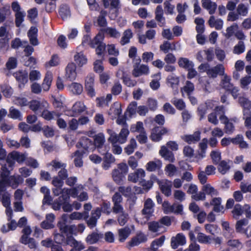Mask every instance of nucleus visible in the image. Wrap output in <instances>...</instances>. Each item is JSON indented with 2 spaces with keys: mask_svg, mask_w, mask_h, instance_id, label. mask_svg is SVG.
Instances as JSON below:
<instances>
[{
  "mask_svg": "<svg viewBox=\"0 0 251 251\" xmlns=\"http://www.w3.org/2000/svg\"><path fill=\"white\" fill-rule=\"evenodd\" d=\"M165 239V236L162 235L159 238L153 240L151 244V247L153 249H157L158 247L163 245Z\"/></svg>",
  "mask_w": 251,
  "mask_h": 251,
  "instance_id": "nucleus-53",
  "label": "nucleus"
},
{
  "mask_svg": "<svg viewBox=\"0 0 251 251\" xmlns=\"http://www.w3.org/2000/svg\"><path fill=\"white\" fill-rule=\"evenodd\" d=\"M25 13L22 12L16 13L15 14V25L17 27H20L24 21Z\"/></svg>",
  "mask_w": 251,
  "mask_h": 251,
  "instance_id": "nucleus-56",
  "label": "nucleus"
},
{
  "mask_svg": "<svg viewBox=\"0 0 251 251\" xmlns=\"http://www.w3.org/2000/svg\"><path fill=\"white\" fill-rule=\"evenodd\" d=\"M245 47L243 41H239L237 45L235 46L233 49V53L237 54H240L244 52Z\"/></svg>",
  "mask_w": 251,
  "mask_h": 251,
  "instance_id": "nucleus-57",
  "label": "nucleus"
},
{
  "mask_svg": "<svg viewBox=\"0 0 251 251\" xmlns=\"http://www.w3.org/2000/svg\"><path fill=\"white\" fill-rule=\"evenodd\" d=\"M223 21L221 19L215 20L214 16H211L208 21V24L211 28L214 27L217 30H221L223 26Z\"/></svg>",
  "mask_w": 251,
  "mask_h": 251,
  "instance_id": "nucleus-21",
  "label": "nucleus"
},
{
  "mask_svg": "<svg viewBox=\"0 0 251 251\" xmlns=\"http://www.w3.org/2000/svg\"><path fill=\"white\" fill-rule=\"evenodd\" d=\"M149 73V68L147 65H141L133 68L132 75L135 77H139L142 75H148Z\"/></svg>",
  "mask_w": 251,
  "mask_h": 251,
  "instance_id": "nucleus-16",
  "label": "nucleus"
},
{
  "mask_svg": "<svg viewBox=\"0 0 251 251\" xmlns=\"http://www.w3.org/2000/svg\"><path fill=\"white\" fill-rule=\"evenodd\" d=\"M87 107L84 103L80 101L75 102L71 108L72 117H77L86 111Z\"/></svg>",
  "mask_w": 251,
  "mask_h": 251,
  "instance_id": "nucleus-10",
  "label": "nucleus"
},
{
  "mask_svg": "<svg viewBox=\"0 0 251 251\" xmlns=\"http://www.w3.org/2000/svg\"><path fill=\"white\" fill-rule=\"evenodd\" d=\"M64 192L62 197H64L65 199H70V196L73 198H75L77 196L78 191L76 188L74 187L73 188H64Z\"/></svg>",
  "mask_w": 251,
  "mask_h": 251,
  "instance_id": "nucleus-34",
  "label": "nucleus"
},
{
  "mask_svg": "<svg viewBox=\"0 0 251 251\" xmlns=\"http://www.w3.org/2000/svg\"><path fill=\"white\" fill-rule=\"evenodd\" d=\"M186 243V237L182 233H177L171 239V246L173 249H177L179 246H183Z\"/></svg>",
  "mask_w": 251,
  "mask_h": 251,
  "instance_id": "nucleus-8",
  "label": "nucleus"
},
{
  "mask_svg": "<svg viewBox=\"0 0 251 251\" xmlns=\"http://www.w3.org/2000/svg\"><path fill=\"white\" fill-rule=\"evenodd\" d=\"M58 13L62 20H66L71 16V12L69 6L67 4H61L59 9Z\"/></svg>",
  "mask_w": 251,
  "mask_h": 251,
  "instance_id": "nucleus-17",
  "label": "nucleus"
},
{
  "mask_svg": "<svg viewBox=\"0 0 251 251\" xmlns=\"http://www.w3.org/2000/svg\"><path fill=\"white\" fill-rule=\"evenodd\" d=\"M128 219V214L123 212L121 213L119 215L117 218V221L121 226H123L127 223Z\"/></svg>",
  "mask_w": 251,
  "mask_h": 251,
  "instance_id": "nucleus-60",
  "label": "nucleus"
},
{
  "mask_svg": "<svg viewBox=\"0 0 251 251\" xmlns=\"http://www.w3.org/2000/svg\"><path fill=\"white\" fill-rule=\"evenodd\" d=\"M1 196V202L4 207H9L11 204L10 201V195L7 192H6Z\"/></svg>",
  "mask_w": 251,
  "mask_h": 251,
  "instance_id": "nucleus-58",
  "label": "nucleus"
},
{
  "mask_svg": "<svg viewBox=\"0 0 251 251\" xmlns=\"http://www.w3.org/2000/svg\"><path fill=\"white\" fill-rule=\"evenodd\" d=\"M248 220L246 218L237 221L235 226L236 232L244 233L248 236V235H249V233H248V228L244 229L243 228V226H247L248 224Z\"/></svg>",
  "mask_w": 251,
  "mask_h": 251,
  "instance_id": "nucleus-20",
  "label": "nucleus"
},
{
  "mask_svg": "<svg viewBox=\"0 0 251 251\" xmlns=\"http://www.w3.org/2000/svg\"><path fill=\"white\" fill-rule=\"evenodd\" d=\"M136 142L134 139H131L130 141V143L125 149V152L130 155L134 151V149L136 147Z\"/></svg>",
  "mask_w": 251,
  "mask_h": 251,
  "instance_id": "nucleus-52",
  "label": "nucleus"
},
{
  "mask_svg": "<svg viewBox=\"0 0 251 251\" xmlns=\"http://www.w3.org/2000/svg\"><path fill=\"white\" fill-rule=\"evenodd\" d=\"M133 33L129 28L126 29L123 32V35L120 41L122 46H124L130 42V40L133 37Z\"/></svg>",
  "mask_w": 251,
  "mask_h": 251,
  "instance_id": "nucleus-30",
  "label": "nucleus"
},
{
  "mask_svg": "<svg viewBox=\"0 0 251 251\" xmlns=\"http://www.w3.org/2000/svg\"><path fill=\"white\" fill-rule=\"evenodd\" d=\"M147 241V237L143 233H137L128 241L126 245V247L129 250L131 248L137 246L141 243L146 242Z\"/></svg>",
  "mask_w": 251,
  "mask_h": 251,
  "instance_id": "nucleus-6",
  "label": "nucleus"
},
{
  "mask_svg": "<svg viewBox=\"0 0 251 251\" xmlns=\"http://www.w3.org/2000/svg\"><path fill=\"white\" fill-rule=\"evenodd\" d=\"M12 75L17 81L20 89L23 88L28 82V73L25 70H19L13 73Z\"/></svg>",
  "mask_w": 251,
  "mask_h": 251,
  "instance_id": "nucleus-5",
  "label": "nucleus"
},
{
  "mask_svg": "<svg viewBox=\"0 0 251 251\" xmlns=\"http://www.w3.org/2000/svg\"><path fill=\"white\" fill-rule=\"evenodd\" d=\"M104 38V34L100 31L96 35L93 39L90 42V47L92 48H95L96 46H98L100 44H102V41Z\"/></svg>",
  "mask_w": 251,
  "mask_h": 251,
  "instance_id": "nucleus-37",
  "label": "nucleus"
},
{
  "mask_svg": "<svg viewBox=\"0 0 251 251\" xmlns=\"http://www.w3.org/2000/svg\"><path fill=\"white\" fill-rule=\"evenodd\" d=\"M105 142V138L102 133H100L95 136L94 138V144L98 149L102 147Z\"/></svg>",
  "mask_w": 251,
  "mask_h": 251,
  "instance_id": "nucleus-46",
  "label": "nucleus"
},
{
  "mask_svg": "<svg viewBox=\"0 0 251 251\" xmlns=\"http://www.w3.org/2000/svg\"><path fill=\"white\" fill-rule=\"evenodd\" d=\"M166 205L167 206L168 211L171 212H174L176 214H181L183 211V206L182 204H178L175 208V204L170 205L169 201H165L163 204V206L164 208H167Z\"/></svg>",
  "mask_w": 251,
  "mask_h": 251,
  "instance_id": "nucleus-28",
  "label": "nucleus"
},
{
  "mask_svg": "<svg viewBox=\"0 0 251 251\" xmlns=\"http://www.w3.org/2000/svg\"><path fill=\"white\" fill-rule=\"evenodd\" d=\"M178 64L180 68H182L186 70L190 68L194 67L193 62L190 61L187 58H179L178 61Z\"/></svg>",
  "mask_w": 251,
  "mask_h": 251,
  "instance_id": "nucleus-32",
  "label": "nucleus"
},
{
  "mask_svg": "<svg viewBox=\"0 0 251 251\" xmlns=\"http://www.w3.org/2000/svg\"><path fill=\"white\" fill-rule=\"evenodd\" d=\"M181 139L188 144H195L201 139V132L195 131L193 134H186L181 137Z\"/></svg>",
  "mask_w": 251,
  "mask_h": 251,
  "instance_id": "nucleus-13",
  "label": "nucleus"
},
{
  "mask_svg": "<svg viewBox=\"0 0 251 251\" xmlns=\"http://www.w3.org/2000/svg\"><path fill=\"white\" fill-rule=\"evenodd\" d=\"M194 23L196 24V30L198 34L196 36L197 42L201 45L204 44V19L202 18H196Z\"/></svg>",
  "mask_w": 251,
  "mask_h": 251,
  "instance_id": "nucleus-3",
  "label": "nucleus"
},
{
  "mask_svg": "<svg viewBox=\"0 0 251 251\" xmlns=\"http://www.w3.org/2000/svg\"><path fill=\"white\" fill-rule=\"evenodd\" d=\"M210 156L215 164H217L221 159V152L219 151H212L210 153Z\"/></svg>",
  "mask_w": 251,
  "mask_h": 251,
  "instance_id": "nucleus-62",
  "label": "nucleus"
},
{
  "mask_svg": "<svg viewBox=\"0 0 251 251\" xmlns=\"http://www.w3.org/2000/svg\"><path fill=\"white\" fill-rule=\"evenodd\" d=\"M118 240L120 243L124 242L131 233V230L128 226L118 229Z\"/></svg>",
  "mask_w": 251,
  "mask_h": 251,
  "instance_id": "nucleus-19",
  "label": "nucleus"
},
{
  "mask_svg": "<svg viewBox=\"0 0 251 251\" xmlns=\"http://www.w3.org/2000/svg\"><path fill=\"white\" fill-rule=\"evenodd\" d=\"M217 8V4L215 2L211 1L210 0H205V9H206L210 15L213 14Z\"/></svg>",
  "mask_w": 251,
  "mask_h": 251,
  "instance_id": "nucleus-49",
  "label": "nucleus"
},
{
  "mask_svg": "<svg viewBox=\"0 0 251 251\" xmlns=\"http://www.w3.org/2000/svg\"><path fill=\"white\" fill-rule=\"evenodd\" d=\"M24 179L20 175L10 176L6 180V183L7 186H11L13 189L17 188L19 185L24 182Z\"/></svg>",
  "mask_w": 251,
  "mask_h": 251,
  "instance_id": "nucleus-11",
  "label": "nucleus"
},
{
  "mask_svg": "<svg viewBox=\"0 0 251 251\" xmlns=\"http://www.w3.org/2000/svg\"><path fill=\"white\" fill-rule=\"evenodd\" d=\"M18 61L16 57H10L6 63L5 66L8 70L15 69L17 67Z\"/></svg>",
  "mask_w": 251,
  "mask_h": 251,
  "instance_id": "nucleus-47",
  "label": "nucleus"
},
{
  "mask_svg": "<svg viewBox=\"0 0 251 251\" xmlns=\"http://www.w3.org/2000/svg\"><path fill=\"white\" fill-rule=\"evenodd\" d=\"M76 65L73 62L69 63L66 68V76L70 81L74 80L77 75Z\"/></svg>",
  "mask_w": 251,
  "mask_h": 251,
  "instance_id": "nucleus-14",
  "label": "nucleus"
},
{
  "mask_svg": "<svg viewBox=\"0 0 251 251\" xmlns=\"http://www.w3.org/2000/svg\"><path fill=\"white\" fill-rule=\"evenodd\" d=\"M93 142L86 137H82L77 143L76 147L78 148H82L83 150L88 151L89 148L93 145Z\"/></svg>",
  "mask_w": 251,
  "mask_h": 251,
  "instance_id": "nucleus-23",
  "label": "nucleus"
},
{
  "mask_svg": "<svg viewBox=\"0 0 251 251\" xmlns=\"http://www.w3.org/2000/svg\"><path fill=\"white\" fill-rule=\"evenodd\" d=\"M129 134V131L126 128H122L118 135L120 139V143L121 144L124 143L126 140L128 135Z\"/></svg>",
  "mask_w": 251,
  "mask_h": 251,
  "instance_id": "nucleus-63",
  "label": "nucleus"
},
{
  "mask_svg": "<svg viewBox=\"0 0 251 251\" xmlns=\"http://www.w3.org/2000/svg\"><path fill=\"white\" fill-rule=\"evenodd\" d=\"M1 91L3 96L7 98H10L13 93L12 88L9 85H4L1 86Z\"/></svg>",
  "mask_w": 251,
  "mask_h": 251,
  "instance_id": "nucleus-54",
  "label": "nucleus"
},
{
  "mask_svg": "<svg viewBox=\"0 0 251 251\" xmlns=\"http://www.w3.org/2000/svg\"><path fill=\"white\" fill-rule=\"evenodd\" d=\"M167 132L168 130L166 128L156 126L152 129L150 138L152 141L158 142L162 139V135Z\"/></svg>",
  "mask_w": 251,
  "mask_h": 251,
  "instance_id": "nucleus-7",
  "label": "nucleus"
},
{
  "mask_svg": "<svg viewBox=\"0 0 251 251\" xmlns=\"http://www.w3.org/2000/svg\"><path fill=\"white\" fill-rule=\"evenodd\" d=\"M42 131L44 136L47 138L52 137L54 135L53 129L49 126H44L42 128Z\"/></svg>",
  "mask_w": 251,
  "mask_h": 251,
  "instance_id": "nucleus-64",
  "label": "nucleus"
},
{
  "mask_svg": "<svg viewBox=\"0 0 251 251\" xmlns=\"http://www.w3.org/2000/svg\"><path fill=\"white\" fill-rule=\"evenodd\" d=\"M195 89L194 84L190 81L187 80L186 81L185 85L181 88V92H185L187 95L190 96L191 94L194 91Z\"/></svg>",
  "mask_w": 251,
  "mask_h": 251,
  "instance_id": "nucleus-51",
  "label": "nucleus"
},
{
  "mask_svg": "<svg viewBox=\"0 0 251 251\" xmlns=\"http://www.w3.org/2000/svg\"><path fill=\"white\" fill-rule=\"evenodd\" d=\"M9 157L20 164L23 163L26 158L25 155L24 154L17 151H13L10 152Z\"/></svg>",
  "mask_w": 251,
  "mask_h": 251,
  "instance_id": "nucleus-35",
  "label": "nucleus"
},
{
  "mask_svg": "<svg viewBox=\"0 0 251 251\" xmlns=\"http://www.w3.org/2000/svg\"><path fill=\"white\" fill-rule=\"evenodd\" d=\"M66 235L60 232V233L54 234V242L56 244L64 246Z\"/></svg>",
  "mask_w": 251,
  "mask_h": 251,
  "instance_id": "nucleus-50",
  "label": "nucleus"
},
{
  "mask_svg": "<svg viewBox=\"0 0 251 251\" xmlns=\"http://www.w3.org/2000/svg\"><path fill=\"white\" fill-rule=\"evenodd\" d=\"M52 77V74L51 72H47L46 74L42 83V88L44 91H47L50 89Z\"/></svg>",
  "mask_w": 251,
  "mask_h": 251,
  "instance_id": "nucleus-31",
  "label": "nucleus"
},
{
  "mask_svg": "<svg viewBox=\"0 0 251 251\" xmlns=\"http://www.w3.org/2000/svg\"><path fill=\"white\" fill-rule=\"evenodd\" d=\"M237 12L238 15L246 16L248 13V8L244 4L240 3L237 6Z\"/></svg>",
  "mask_w": 251,
  "mask_h": 251,
  "instance_id": "nucleus-61",
  "label": "nucleus"
},
{
  "mask_svg": "<svg viewBox=\"0 0 251 251\" xmlns=\"http://www.w3.org/2000/svg\"><path fill=\"white\" fill-rule=\"evenodd\" d=\"M167 81L168 85L173 89L177 90L179 83V78L173 75H170L167 77Z\"/></svg>",
  "mask_w": 251,
  "mask_h": 251,
  "instance_id": "nucleus-33",
  "label": "nucleus"
},
{
  "mask_svg": "<svg viewBox=\"0 0 251 251\" xmlns=\"http://www.w3.org/2000/svg\"><path fill=\"white\" fill-rule=\"evenodd\" d=\"M70 91L75 95H79L83 92V88L82 85L79 83L72 82L69 85Z\"/></svg>",
  "mask_w": 251,
  "mask_h": 251,
  "instance_id": "nucleus-38",
  "label": "nucleus"
},
{
  "mask_svg": "<svg viewBox=\"0 0 251 251\" xmlns=\"http://www.w3.org/2000/svg\"><path fill=\"white\" fill-rule=\"evenodd\" d=\"M231 78L227 75H224L223 78L221 81V85L222 87L226 91L229 92L234 87L233 84L230 83Z\"/></svg>",
  "mask_w": 251,
  "mask_h": 251,
  "instance_id": "nucleus-25",
  "label": "nucleus"
},
{
  "mask_svg": "<svg viewBox=\"0 0 251 251\" xmlns=\"http://www.w3.org/2000/svg\"><path fill=\"white\" fill-rule=\"evenodd\" d=\"M128 167L125 163H121L117 165V168L112 173L113 180L118 184H122L126 176L128 173Z\"/></svg>",
  "mask_w": 251,
  "mask_h": 251,
  "instance_id": "nucleus-1",
  "label": "nucleus"
},
{
  "mask_svg": "<svg viewBox=\"0 0 251 251\" xmlns=\"http://www.w3.org/2000/svg\"><path fill=\"white\" fill-rule=\"evenodd\" d=\"M244 212V206L242 207L241 204L237 203L232 211L233 217L234 219H238L239 217Z\"/></svg>",
  "mask_w": 251,
  "mask_h": 251,
  "instance_id": "nucleus-43",
  "label": "nucleus"
},
{
  "mask_svg": "<svg viewBox=\"0 0 251 251\" xmlns=\"http://www.w3.org/2000/svg\"><path fill=\"white\" fill-rule=\"evenodd\" d=\"M10 222L7 224V225H3L0 228V231L5 233L9 231L10 230H14L16 229L17 224L15 220H12L9 221Z\"/></svg>",
  "mask_w": 251,
  "mask_h": 251,
  "instance_id": "nucleus-36",
  "label": "nucleus"
},
{
  "mask_svg": "<svg viewBox=\"0 0 251 251\" xmlns=\"http://www.w3.org/2000/svg\"><path fill=\"white\" fill-rule=\"evenodd\" d=\"M101 33H105L110 37L114 38H118L120 37L121 34L115 28L112 27H107L100 29Z\"/></svg>",
  "mask_w": 251,
  "mask_h": 251,
  "instance_id": "nucleus-22",
  "label": "nucleus"
},
{
  "mask_svg": "<svg viewBox=\"0 0 251 251\" xmlns=\"http://www.w3.org/2000/svg\"><path fill=\"white\" fill-rule=\"evenodd\" d=\"M94 84L95 75L92 73L89 74L85 78L84 87L87 94L91 98H93L96 95Z\"/></svg>",
  "mask_w": 251,
  "mask_h": 251,
  "instance_id": "nucleus-4",
  "label": "nucleus"
},
{
  "mask_svg": "<svg viewBox=\"0 0 251 251\" xmlns=\"http://www.w3.org/2000/svg\"><path fill=\"white\" fill-rule=\"evenodd\" d=\"M225 70V67L222 64H218L214 67H209L207 63H205V72L210 78H215L218 75L224 76Z\"/></svg>",
  "mask_w": 251,
  "mask_h": 251,
  "instance_id": "nucleus-2",
  "label": "nucleus"
},
{
  "mask_svg": "<svg viewBox=\"0 0 251 251\" xmlns=\"http://www.w3.org/2000/svg\"><path fill=\"white\" fill-rule=\"evenodd\" d=\"M218 169L219 171L224 175L229 170L230 167L226 161L222 160L219 163Z\"/></svg>",
  "mask_w": 251,
  "mask_h": 251,
  "instance_id": "nucleus-55",
  "label": "nucleus"
},
{
  "mask_svg": "<svg viewBox=\"0 0 251 251\" xmlns=\"http://www.w3.org/2000/svg\"><path fill=\"white\" fill-rule=\"evenodd\" d=\"M160 167L161 163L157 164L154 161H149L146 165V169L149 172L155 171Z\"/></svg>",
  "mask_w": 251,
  "mask_h": 251,
  "instance_id": "nucleus-59",
  "label": "nucleus"
},
{
  "mask_svg": "<svg viewBox=\"0 0 251 251\" xmlns=\"http://www.w3.org/2000/svg\"><path fill=\"white\" fill-rule=\"evenodd\" d=\"M8 116L9 117L13 119H18L20 121H22L23 120L21 112L13 106H12L9 108V114Z\"/></svg>",
  "mask_w": 251,
  "mask_h": 251,
  "instance_id": "nucleus-42",
  "label": "nucleus"
},
{
  "mask_svg": "<svg viewBox=\"0 0 251 251\" xmlns=\"http://www.w3.org/2000/svg\"><path fill=\"white\" fill-rule=\"evenodd\" d=\"M102 213L106 215H109L112 211L111 208V203L108 201H103L98 207Z\"/></svg>",
  "mask_w": 251,
  "mask_h": 251,
  "instance_id": "nucleus-39",
  "label": "nucleus"
},
{
  "mask_svg": "<svg viewBox=\"0 0 251 251\" xmlns=\"http://www.w3.org/2000/svg\"><path fill=\"white\" fill-rule=\"evenodd\" d=\"M103 234L94 231L88 235L86 238L85 241L89 245L95 244L100 239L103 238Z\"/></svg>",
  "mask_w": 251,
  "mask_h": 251,
  "instance_id": "nucleus-15",
  "label": "nucleus"
},
{
  "mask_svg": "<svg viewBox=\"0 0 251 251\" xmlns=\"http://www.w3.org/2000/svg\"><path fill=\"white\" fill-rule=\"evenodd\" d=\"M222 199L220 197L214 198H213L210 203L205 202V206L209 207V205L213 206V211L216 213L222 212L223 213H224V207L221 205Z\"/></svg>",
  "mask_w": 251,
  "mask_h": 251,
  "instance_id": "nucleus-9",
  "label": "nucleus"
},
{
  "mask_svg": "<svg viewBox=\"0 0 251 251\" xmlns=\"http://www.w3.org/2000/svg\"><path fill=\"white\" fill-rule=\"evenodd\" d=\"M154 205L153 202L151 199L148 198L145 202L144 208L142 209L143 214L150 215L152 212V208Z\"/></svg>",
  "mask_w": 251,
  "mask_h": 251,
  "instance_id": "nucleus-40",
  "label": "nucleus"
},
{
  "mask_svg": "<svg viewBox=\"0 0 251 251\" xmlns=\"http://www.w3.org/2000/svg\"><path fill=\"white\" fill-rule=\"evenodd\" d=\"M20 241L24 245H28V247L31 249H35L37 247L35 240L33 238H21Z\"/></svg>",
  "mask_w": 251,
  "mask_h": 251,
  "instance_id": "nucleus-44",
  "label": "nucleus"
},
{
  "mask_svg": "<svg viewBox=\"0 0 251 251\" xmlns=\"http://www.w3.org/2000/svg\"><path fill=\"white\" fill-rule=\"evenodd\" d=\"M172 187V182L168 180H166L163 184L160 185L161 191L167 197L171 196Z\"/></svg>",
  "mask_w": 251,
  "mask_h": 251,
  "instance_id": "nucleus-29",
  "label": "nucleus"
},
{
  "mask_svg": "<svg viewBox=\"0 0 251 251\" xmlns=\"http://www.w3.org/2000/svg\"><path fill=\"white\" fill-rule=\"evenodd\" d=\"M207 194L213 197L217 196L219 195V192L217 189H215L210 184L207 183L205 184V195Z\"/></svg>",
  "mask_w": 251,
  "mask_h": 251,
  "instance_id": "nucleus-48",
  "label": "nucleus"
},
{
  "mask_svg": "<svg viewBox=\"0 0 251 251\" xmlns=\"http://www.w3.org/2000/svg\"><path fill=\"white\" fill-rule=\"evenodd\" d=\"M28 105L30 110L36 112L38 110H42L43 109L46 108L49 104L46 101L41 102L37 100H33L28 103Z\"/></svg>",
  "mask_w": 251,
  "mask_h": 251,
  "instance_id": "nucleus-12",
  "label": "nucleus"
},
{
  "mask_svg": "<svg viewBox=\"0 0 251 251\" xmlns=\"http://www.w3.org/2000/svg\"><path fill=\"white\" fill-rule=\"evenodd\" d=\"M74 60L79 67H82L87 62V59L82 53H77L74 56Z\"/></svg>",
  "mask_w": 251,
  "mask_h": 251,
  "instance_id": "nucleus-41",
  "label": "nucleus"
},
{
  "mask_svg": "<svg viewBox=\"0 0 251 251\" xmlns=\"http://www.w3.org/2000/svg\"><path fill=\"white\" fill-rule=\"evenodd\" d=\"M238 102L243 109H251V101L248 98L240 97L238 98Z\"/></svg>",
  "mask_w": 251,
  "mask_h": 251,
  "instance_id": "nucleus-45",
  "label": "nucleus"
},
{
  "mask_svg": "<svg viewBox=\"0 0 251 251\" xmlns=\"http://www.w3.org/2000/svg\"><path fill=\"white\" fill-rule=\"evenodd\" d=\"M122 76L121 79H122L123 83L129 87H133L136 85L137 81L135 79L131 78L129 74L124 71H122Z\"/></svg>",
  "mask_w": 251,
  "mask_h": 251,
  "instance_id": "nucleus-18",
  "label": "nucleus"
},
{
  "mask_svg": "<svg viewBox=\"0 0 251 251\" xmlns=\"http://www.w3.org/2000/svg\"><path fill=\"white\" fill-rule=\"evenodd\" d=\"M198 177L201 183L203 185V186L201 187V192L200 194H198L196 193L195 195H192V199L195 200L196 201L202 200L204 198V171H201L198 175Z\"/></svg>",
  "mask_w": 251,
  "mask_h": 251,
  "instance_id": "nucleus-24",
  "label": "nucleus"
},
{
  "mask_svg": "<svg viewBox=\"0 0 251 251\" xmlns=\"http://www.w3.org/2000/svg\"><path fill=\"white\" fill-rule=\"evenodd\" d=\"M41 114V116L46 120L50 121L54 119V117L59 118L60 114L57 113L54 111H50L46 108L43 109Z\"/></svg>",
  "mask_w": 251,
  "mask_h": 251,
  "instance_id": "nucleus-27",
  "label": "nucleus"
},
{
  "mask_svg": "<svg viewBox=\"0 0 251 251\" xmlns=\"http://www.w3.org/2000/svg\"><path fill=\"white\" fill-rule=\"evenodd\" d=\"M115 161V157L113 155L109 152L105 153L103 157V162L102 167L104 170H108L110 167L111 164Z\"/></svg>",
  "mask_w": 251,
  "mask_h": 251,
  "instance_id": "nucleus-26",
  "label": "nucleus"
}]
</instances>
